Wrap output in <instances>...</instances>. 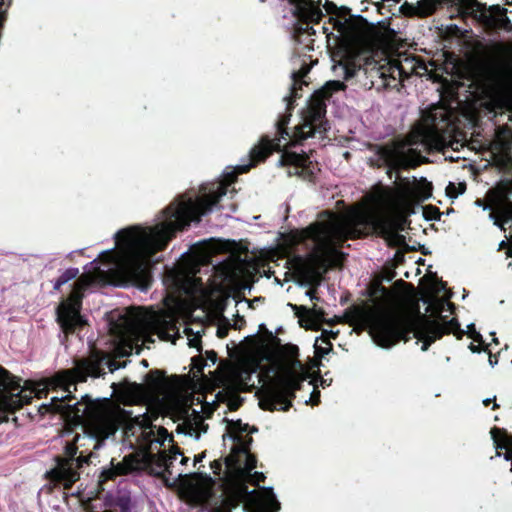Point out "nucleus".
I'll return each mask as SVG.
<instances>
[{"mask_svg": "<svg viewBox=\"0 0 512 512\" xmlns=\"http://www.w3.org/2000/svg\"><path fill=\"white\" fill-rule=\"evenodd\" d=\"M430 194L415 181H404L393 189L367 197L363 202L344 213L327 212L315 223L302 230L283 233L278 238L275 250L279 255L311 238L314 248L307 258L294 259L291 269L300 286H309L320 281L328 268L341 263L342 254L337 244L348 237L358 236L360 226H371L379 231L390 245L405 243L403 231L409 215L417 213L418 202Z\"/></svg>", "mask_w": 512, "mask_h": 512, "instance_id": "nucleus-1", "label": "nucleus"}, {"mask_svg": "<svg viewBox=\"0 0 512 512\" xmlns=\"http://www.w3.org/2000/svg\"><path fill=\"white\" fill-rule=\"evenodd\" d=\"M226 195L227 188L221 186L195 202L189 200L169 206L154 226H134L118 231L115 235L118 251L102 272L109 273L121 285L131 284L142 291L148 289L151 284V256L162 250L177 230L213 211Z\"/></svg>", "mask_w": 512, "mask_h": 512, "instance_id": "nucleus-2", "label": "nucleus"}, {"mask_svg": "<svg viewBox=\"0 0 512 512\" xmlns=\"http://www.w3.org/2000/svg\"><path fill=\"white\" fill-rule=\"evenodd\" d=\"M104 367L110 372H114L125 367V363L116 364L108 356H100L95 353L89 358L79 361L73 369L57 373L50 379L46 387L48 389L61 388L63 393L51 397V404L55 409L62 411L71 421L79 424L89 423L93 431L92 439H108L122 425L129 423L131 426L149 430L147 434L153 436L149 439L150 443L163 445L170 438L169 434L164 428H157L155 433L152 422L157 415L149 413L147 409L143 414L133 415L119 405H115L109 398L98 403L92 402L88 394L81 396V399L85 400L82 403L79 401L68 403L73 397V391L76 390V383L84 382L88 377L101 376Z\"/></svg>", "mask_w": 512, "mask_h": 512, "instance_id": "nucleus-3", "label": "nucleus"}, {"mask_svg": "<svg viewBox=\"0 0 512 512\" xmlns=\"http://www.w3.org/2000/svg\"><path fill=\"white\" fill-rule=\"evenodd\" d=\"M276 337L269 335L255 338L246 348L242 363L228 366L223 373L224 383L228 387L240 390L251 383L252 374L261 369V362H268L272 375H258L262 383V396L259 405L266 410H287L291 406L290 398L294 396L301 383L308 378V373L300 362L294 358L276 359Z\"/></svg>", "mask_w": 512, "mask_h": 512, "instance_id": "nucleus-4", "label": "nucleus"}, {"mask_svg": "<svg viewBox=\"0 0 512 512\" xmlns=\"http://www.w3.org/2000/svg\"><path fill=\"white\" fill-rule=\"evenodd\" d=\"M227 433L223 436L237 445L231 448V454L226 457L224 467L225 491L232 500L242 503L254 512H277L280 503L271 486L261 490L248 489L247 483H259L265 476L256 471V460L248 453L246 445L251 442L249 433L256 432L241 420L226 419Z\"/></svg>", "mask_w": 512, "mask_h": 512, "instance_id": "nucleus-5", "label": "nucleus"}, {"mask_svg": "<svg viewBox=\"0 0 512 512\" xmlns=\"http://www.w3.org/2000/svg\"><path fill=\"white\" fill-rule=\"evenodd\" d=\"M434 312L435 320H416L412 316L391 309H370L362 314V320L369 328L375 344L382 349L393 347L397 341L409 339L412 334L421 342V351L428 350L431 343L444 333L455 332L457 322L454 318L445 320L441 313H452V306L446 300L438 301Z\"/></svg>", "mask_w": 512, "mask_h": 512, "instance_id": "nucleus-6", "label": "nucleus"}, {"mask_svg": "<svg viewBox=\"0 0 512 512\" xmlns=\"http://www.w3.org/2000/svg\"><path fill=\"white\" fill-rule=\"evenodd\" d=\"M188 318L184 303L177 298H167L165 308L152 311L142 308L130 309L124 321L120 339L126 346L119 351V356L124 357L133 351V345L139 346L153 343V336L160 340L176 343L180 338V319ZM189 318L198 321L209 319V313L202 308H194L189 313Z\"/></svg>", "mask_w": 512, "mask_h": 512, "instance_id": "nucleus-7", "label": "nucleus"}, {"mask_svg": "<svg viewBox=\"0 0 512 512\" xmlns=\"http://www.w3.org/2000/svg\"><path fill=\"white\" fill-rule=\"evenodd\" d=\"M344 88V84L338 80L327 81L321 88L314 91V93L307 100L306 112L304 122L298 128L293 136H290L284 126L289 122V118H285L278 123V130L280 138L276 143L268 140H261L258 144L253 146L247 157H243L238 164L227 172L228 180L233 181L235 176L240 173L246 172L250 167L257 162L264 160L272 151L278 150L282 140L286 144H295L300 140L311 137L316 132V122L319 121L325 113V98L329 97L333 91Z\"/></svg>", "mask_w": 512, "mask_h": 512, "instance_id": "nucleus-8", "label": "nucleus"}, {"mask_svg": "<svg viewBox=\"0 0 512 512\" xmlns=\"http://www.w3.org/2000/svg\"><path fill=\"white\" fill-rule=\"evenodd\" d=\"M415 145L427 150H444L447 147L458 150L461 146L459 141L451 140L447 134L441 133L436 125L424 122L412 130L407 140L378 146L371 162L377 166H386L388 173L415 166L425 159L413 148Z\"/></svg>", "mask_w": 512, "mask_h": 512, "instance_id": "nucleus-9", "label": "nucleus"}, {"mask_svg": "<svg viewBox=\"0 0 512 512\" xmlns=\"http://www.w3.org/2000/svg\"><path fill=\"white\" fill-rule=\"evenodd\" d=\"M163 399H176L175 415L178 419L176 432L197 441L207 433L208 425L205 420L208 419L215 409V400L204 401L201 395L195 399L182 398L173 394Z\"/></svg>", "mask_w": 512, "mask_h": 512, "instance_id": "nucleus-10", "label": "nucleus"}, {"mask_svg": "<svg viewBox=\"0 0 512 512\" xmlns=\"http://www.w3.org/2000/svg\"><path fill=\"white\" fill-rule=\"evenodd\" d=\"M94 281L90 274L81 276L75 283L74 290L70 296L62 301L57 308V321L65 332L83 325L84 321L79 313L81 306V292Z\"/></svg>", "mask_w": 512, "mask_h": 512, "instance_id": "nucleus-11", "label": "nucleus"}, {"mask_svg": "<svg viewBox=\"0 0 512 512\" xmlns=\"http://www.w3.org/2000/svg\"><path fill=\"white\" fill-rule=\"evenodd\" d=\"M467 13H478V18L489 28L508 29L511 23L508 9L500 5L486 6L477 0H454Z\"/></svg>", "mask_w": 512, "mask_h": 512, "instance_id": "nucleus-12", "label": "nucleus"}, {"mask_svg": "<svg viewBox=\"0 0 512 512\" xmlns=\"http://www.w3.org/2000/svg\"><path fill=\"white\" fill-rule=\"evenodd\" d=\"M388 71L393 78H396V74L400 78L408 77L411 74H426L429 78L438 80V75L434 73L433 62L426 64L413 56L399 55L397 58L389 60Z\"/></svg>", "mask_w": 512, "mask_h": 512, "instance_id": "nucleus-13", "label": "nucleus"}, {"mask_svg": "<svg viewBox=\"0 0 512 512\" xmlns=\"http://www.w3.org/2000/svg\"><path fill=\"white\" fill-rule=\"evenodd\" d=\"M77 450L78 448L75 444L68 445L66 447L67 457L57 459L55 467L46 472L47 476L55 480H64L68 483L75 482L79 478L77 469L87 462L86 457L79 456L75 458Z\"/></svg>", "mask_w": 512, "mask_h": 512, "instance_id": "nucleus-14", "label": "nucleus"}, {"mask_svg": "<svg viewBox=\"0 0 512 512\" xmlns=\"http://www.w3.org/2000/svg\"><path fill=\"white\" fill-rule=\"evenodd\" d=\"M214 479L207 473H195L190 481V489L198 501H206L211 496Z\"/></svg>", "mask_w": 512, "mask_h": 512, "instance_id": "nucleus-15", "label": "nucleus"}, {"mask_svg": "<svg viewBox=\"0 0 512 512\" xmlns=\"http://www.w3.org/2000/svg\"><path fill=\"white\" fill-rule=\"evenodd\" d=\"M181 457L180 462L185 464L188 459L183 457L178 450L171 449L169 452L163 451L158 455L159 466L165 470H168L173 462Z\"/></svg>", "mask_w": 512, "mask_h": 512, "instance_id": "nucleus-16", "label": "nucleus"}, {"mask_svg": "<svg viewBox=\"0 0 512 512\" xmlns=\"http://www.w3.org/2000/svg\"><path fill=\"white\" fill-rule=\"evenodd\" d=\"M307 157L304 154H296L293 152H284L277 161V166L294 165L303 167L307 163Z\"/></svg>", "mask_w": 512, "mask_h": 512, "instance_id": "nucleus-17", "label": "nucleus"}, {"mask_svg": "<svg viewBox=\"0 0 512 512\" xmlns=\"http://www.w3.org/2000/svg\"><path fill=\"white\" fill-rule=\"evenodd\" d=\"M314 346L316 349V355L319 357H324L331 351L330 342L323 338V336L316 337Z\"/></svg>", "mask_w": 512, "mask_h": 512, "instance_id": "nucleus-18", "label": "nucleus"}, {"mask_svg": "<svg viewBox=\"0 0 512 512\" xmlns=\"http://www.w3.org/2000/svg\"><path fill=\"white\" fill-rule=\"evenodd\" d=\"M182 332L186 335L188 346L198 350L200 348V342H201L200 341L201 331L197 330L195 333H193L191 329H189L185 326L183 328Z\"/></svg>", "mask_w": 512, "mask_h": 512, "instance_id": "nucleus-19", "label": "nucleus"}, {"mask_svg": "<svg viewBox=\"0 0 512 512\" xmlns=\"http://www.w3.org/2000/svg\"><path fill=\"white\" fill-rule=\"evenodd\" d=\"M231 304L237 308L236 313L234 314L236 316H238L240 311L250 308L249 302L245 299L236 300L234 297H227L224 304L225 309H227Z\"/></svg>", "mask_w": 512, "mask_h": 512, "instance_id": "nucleus-20", "label": "nucleus"}, {"mask_svg": "<svg viewBox=\"0 0 512 512\" xmlns=\"http://www.w3.org/2000/svg\"><path fill=\"white\" fill-rule=\"evenodd\" d=\"M305 311V315L312 319L314 322H319L323 320V311L321 308L314 305L311 308H303Z\"/></svg>", "mask_w": 512, "mask_h": 512, "instance_id": "nucleus-21", "label": "nucleus"}, {"mask_svg": "<svg viewBox=\"0 0 512 512\" xmlns=\"http://www.w3.org/2000/svg\"><path fill=\"white\" fill-rule=\"evenodd\" d=\"M179 288L187 294H192L197 290V280L194 278H187L182 284H179Z\"/></svg>", "mask_w": 512, "mask_h": 512, "instance_id": "nucleus-22", "label": "nucleus"}, {"mask_svg": "<svg viewBox=\"0 0 512 512\" xmlns=\"http://www.w3.org/2000/svg\"><path fill=\"white\" fill-rule=\"evenodd\" d=\"M465 192V186L462 184H459V186L456 188L455 185L450 184L447 188V193L450 198H457L458 196L462 195Z\"/></svg>", "mask_w": 512, "mask_h": 512, "instance_id": "nucleus-23", "label": "nucleus"}, {"mask_svg": "<svg viewBox=\"0 0 512 512\" xmlns=\"http://www.w3.org/2000/svg\"><path fill=\"white\" fill-rule=\"evenodd\" d=\"M501 78L504 83H501L500 85L503 88L509 87L512 85V71L510 69H503L501 71Z\"/></svg>", "mask_w": 512, "mask_h": 512, "instance_id": "nucleus-24", "label": "nucleus"}, {"mask_svg": "<svg viewBox=\"0 0 512 512\" xmlns=\"http://www.w3.org/2000/svg\"><path fill=\"white\" fill-rule=\"evenodd\" d=\"M309 71L310 68L308 66H302L296 73H294V86H296L298 82L302 81Z\"/></svg>", "mask_w": 512, "mask_h": 512, "instance_id": "nucleus-25", "label": "nucleus"}, {"mask_svg": "<svg viewBox=\"0 0 512 512\" xmlns=\"http://www.w3.org/2000/svg\"><path fill=\"white\" fill-rule=\"evenodd\" d=\"M319 399V391L317 387L313 385V389L310 392V396L308 399H305V403L317 404Z\"/></svg>", "mask_w": 512, "mask_h": 512, "instance_id": "nucleus-26", "label": "nucleus"}, {"mask_svg": "<svg viewBox=\"0 0 512 512\" xmlns=\"http://www.w3.org/2000/svg\"><path fill=\"white\" fill-rule=\"evenodd\" d=\"M337 334L338 331L324 330L320 336H323V338L328 340L329 338H335Z\"/></svg>", "mask_w": 512, "mask_h": 512, "instance_id": "nucleus-27", "label": "nucleus"}, {"mask_svg": "<svg viewBox=\"0 0 512 512\" xmlns=\"http://www.w3.org/2000/svg\"><path fill=\"white\" fill-rule=\"evenodd\" d=\"M211 468L214 472V474L220 475L222 471V464L219 461H214L211 464Z\"/></svg>", "mask_w": 512, "mask_h": 512, "instance_id": "nucleus-28", "label": "nucleus"}, {"mask_svg": "<svg viewBox=\"0 0 512 512\" xmlns=\"http://www.w3.org/2000/svg\"><path fill=\"white\" fill-rule=\"evenodd\" d=\"M74 277H75V274H71L69 277L57 281L54 286V289L60 288L62 285L66 284L69 280L73 279Z\"/></svg>", "mask_w": 512, "mask_h": 512, "instance_id": "nucleus-29", "label": "nucleus"}, {"mask_svg": "<svg viewBox=\"0 0 512 512\" xmlns=\"http://www.w3.org/2000/svg\"><path fill=\"white\" fill-rule=\"evenodd\" d=\"M473 326H474V324H473V323H469V324L467 325V328H468L467 332H468V333H471V336L474 338V340H475V341H479V340H480V339H479V338H480V335H479L478 333H475V331L473 330Z\"/></svg>", "mask_w": 512, "mask_h": 512, "instance_id": "nucleus-30", "label": "nucleus"}, {"mask_svg": "<svg viewBox=\"0 0 512 512\" xmlns=\"http://www.w3.org/2000/svg\"><path fill=\"white\" fill-rule=\"evenodd\" d=\"M443 69L445 70V72H446V73H450V72H452L454 69H456V64H455V62H454V61H452V60H451V61H449V62L447 61V62L445 63V66H444V68H443Z\"/></svg>", "mask_w": 512, "mask_h": 512, "instance_id": "nucleus-31", "label": "nucleus"}, {"mask_svg": "<svg viewBox=\"0 0 512 512\" xmlns=\"http://www.w3.org/2000/svg\"><path fill=\"white\" fill-rule=\"evenodd\" d=\"M444 290H445V286H444L443 283H437L435 288H434V292L435 293H440V292H442Z\"/></svg>", "mask_w": 512, "mask_h": 512, "instance_id": "nucleus-32", "label": "nucleus"}, {"mask_svg": "<svg viewBox=\"0 0 512 512\" xmlns=\"http://www.w3.org/2000/svg\"><path fill=\"white\" fill-rule=\"evenodd\" d=\"M475 205H476L477 207L482 208L483 210H489V209H490V207H489L488 205H484V204H483L482 202H480V201H476V202H475Z\"/></svg>", "mask_w": 512, "mask_h": 512, "instance_id": "nucleus-33", "label": "nucleus"}, {"mask_svg": "<svg viewBox=\"0 0 512 512\" xmlns=\"http://www.w3.org/2000/svg\"><path fill=\"white\" fill-rule=\"evenodd\" d=\"M151 386L154 390H158L159 386H160V380L159 379L154 380V383H152Z\"/></svg>", "mask_w": 512, "mask_h": 512, "instance_id": "nucleus-34", "label": "nucleus"}, {"mask_svg": "<svg viewBox=\"0 0 512 512\" xmlns=\"http://www.w3.org/2000/svg\"><path fill=\"white\" fill-rule=\"evenodd\" d=\"M305 296L310 298L311 300L315 299L314 292L313 291H307L305 293Z\"/></svg>", "mask_w": 512, "mask_h": 512, "instance_id": "nucleus-35", "label": "nucleus"}, {"mask_svg": "<svg viewBox=\"0 0 512 512\" xmlns=\"http://www.w3.org/2000/svg\"><path fill=\"white\" fill-rule=\"evenodd\" d=\"M469 348L472 353H480V350L472 344L469 346Z\"/></svg>", "mask_w": 512, "mask_h": 512, "instance_id": "nucleus-36", "label": "nucleus"}, {"mask_svg": "<svg viewBox=\"0 0 512 512\" xmlns=\"http://www.w3.org/2000/svg\"><path fill=\"white\" fill-rule=\"evenodd\" d=\"M203 455H197L194 457V464H196L197 462H200L202 459H203Z\"/></svg>", "mask_w": 512, "mask_h": 512, "instance_id": "nucleus-37", "label": "nucleus"}, {"mask_svg": "<svg viewBox=\"0 0 512 512\" xmlns=\"http://www.w3.org/2000/svg\"><path fill=\"white\" fill-rule=\"evenodd\" d=\"M489 219L492 220L494 222L495 225H498V222L497 220L495 219L494 215L493 214H490L489 215Z\"/></svg>", "mask_w": 512, "mask_h": 512, "instance_id": "nucleus-38", "label": "nucleus"}, {"mask_svg": "<svg viewBox=\"0 0 512 512\" xmlns=\"http://www.w3.org/2000/svg\"><path fill=\"white\" fill-rule=\"evenodd\" d=\"M339 69H341L345 74L348 73L347 68L345 66L341 65V64H339Z\"/></svg>", "mask_w": 512, "mask_h": 512, "instance_id": "nucleus-39", "label": "nucleus"}, {"mask_svg": "<svg viewBox=\"0 0 512 512\" xmlns=\"http://www.w3.org/2000/svg\"><path fill=\"white\" fill-rule=\"evenodd\" d=\"M101 254H105L107 257H110V249L102 251Z\"/></svg>", "mask_w": 512, "mask_h": 512, "instance_id": "nucleus-40", "label": "nucleus"}, {"mask_svg": "<svg viewBox=\"0 0 512 512\" xmlns=\"http://www.w3.org/2000/svg\"><path fill=\"white\" fill-rule=\"evenodd\" d=\"M229 407H230L231 409H234V408H236V407H237V404H236L235 402H231V403L229 404Z\"/></svg>", "mask_w": 512, "mask_h": 512, "instance_id": "nucleus-41", "label": "nucleus"}, {"mask_svg": "<svg viewBox=\"0 0 512 512\" xmlns=\"http://www.w3.org/2000/svg\"><path fill=\"white\" fill-rule=\"evenodd\" d=\"M490 401H491V398H485V399L483 400V403H484L485 405H487Z\"/></svg>", "mask_w": 512, "mask_h": 512, "instance_id": "nucleus-42", "label": "nucleus"}, {"mask_svg": "<svg viewBox=\"0 0 512 512\" xmlns=\"http://www.w3.org/2000/svg\"><path fill=\"white\" fill-rule=\"evenodd\" d=\"M81 439H83V436H76L75 437V442H79Z\"/></svg>", "mask_w": 512, "mask_h": 512, "instance_id": "nucleus-43", "label": "nucleus"}, {"mask_svg": "<svg viewBox=\"0 0 512 512\" xmlns=\"http://www.w3.org/2000/svg\"><path fill=\"white\" fill-rule=\"evenodd\" d=\"M504 243H505V241H503V240H502V241L499 243V248H498V249H501V248H502V246L504 245Z\"/></svg>", "mask_w": 512, "mask_h": 512, "instance_id": "nucleus-44", "label": "nucleus"}, {"mask_svg": "<svg viewBox=\"0 0 512 512\" xmlns=\"http://www.w3.org/2000/svg\"><path fill=\"white\" fill-rule=\"evenodd\" d=\"M321 385H322V386H325V385H328V384L326 383V380L322 379V380H321Z\"/></svg>", "mask_w": 512, "mask_h": 512, "instance_id": "nucleus-45", "label": "nucleus"}, {"mask_svg": "<svg viewBox=\"0 0 512 512\" xmlns=\"http://www.w3.org/2000/svg\"><path fill=\"white\" fill-rule=\"evenodd\" d=\"M275 282H276L277 285L282 286V283L278 279H275Z\"/></svg>", "mask_w": 512, "mask_h": 512, "instance_id": "nucleus-46", "label": "nucleus"}, {"mask_svg": "<svg viewBox=\"0 0 512 512\" xmlns=\"http://www.w3.org/2000/svg\"><path fill=\"white\" fill-rule=\"evenodd\" d=\"M141 363L143 364V366L147 367L146 361L143 360Z\"/></svg>", "mask_w": 512, "mask_h": 512, "instance_id": "nucleus-47", "label": "nucleus"}]
</instances>
